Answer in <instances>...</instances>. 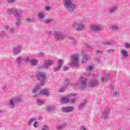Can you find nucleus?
Here are the masks:
<instances>
[{
  "label": "nucleus",
  "mask_w": 130,
  "mask_h": 130,
  "mask_svg": "<svg viewBox=\"0 0 130 130\" xmlns=\"http://www.w3.org/2000/svg\"><path fill=\"white\" fill-rule=\"evenodd\" d=\"M86 79L82 78V81L81 82V87L83 89L87 87V82H86Z\"/></svg>",
  "instance_id": "obj_10"
},
{
  "label": "nucleus",
  "mask_w": 130,
  "mask_h": 130,
  "mask_svg": "<svg viewBox=\"0 0 130 130\" xmlns=\"http://www.w3.org/2000/svg\"><path fill=\"white\" fill-rule=\"evenodd\" d=\"M119 29H120V27L116 25H114L112 27V29L113 30V31H115V30H118Z\"/></svg>",
  "instance_id": "obj_17"
},
{
  "label": "nucleus",
  "mask_w": 130,
  "mask_h": 130,
  "mask_svg": "<svg viewBox=\"0 0 130 130\" xmlns=\"http://www.w3.org/2000/svg\"><path fill=\"white\" fill-rule=\"evenodd\" d=\"M66 90V87H61L60 89H59V92L60 93H63L64 91Z\"/></svg>",
  "instance_id": "obj_20"
},
{
  "label": "nucleus",
  "mask_w": 130,
  "mask_h": 130,
  "mask_svg": "<svg viewBox=\"0 0 130 130\" xmlns=\"http://www.w3.org/2000/svg\"><path fill=\"white\" fill-rule=\"evenodd\" d=\"M16 0H7L8 3H14Z\"/></svg>",
  "instance_id": "obj_34"
},
{
  "label": "nucleus",
  "mask_w": 130,
  "mask_h": 130,
  "mask_svg": "<svg viewBox=\"0 0 130 130\" xmlns=\"http://www.w3.org/2000/svg\"><path fill=\"white\" fill-rule=\"evenodd\" d=\"M88 85L90 87H94L95 86V82H89Z\"/></svg>",
  "instance_id": "obj_22"
},
{
  "label": "nucleus",
  "mask_w": 130,
  "mask_h": 130,
  "mask_svg": "<svg viewBox=\"0 0 130 130\" xmlns=\"http://www.w3.org/2000/svg\"><path fill=\"white\" fill-rule=\"evenodd\" d=\"M54 63V60L52 59H48L46 60V64L44 66L45 68H48L50 66H52Z\"/></svg>",
  "instance_id": "obj_6"
},
{
  "label": "nucleus",
  "mask_w": 130,
  "mask_h": 130,
  "mask_svg": "<svg viewBox=\"0 0 130 130\" xmlns=\"http://www.w3.org/2000/svg\"><path fill=\"white\" fill-rule=\"evenodd\" d=\"M92 29L94 31H100V30H101V26L100 25L94 26Z\"/></svg>",
  "instance_id": "obj_12"
},
{
  "label": "nucleus",
  "mask_w": 130,
  "mask_h": 130,
  "mask_svg": "<svg viewBox=\"0 0 130 130\" xmlns=\"http://www.w3.org/2000/svg\"><path fill=\"white\" fill-rule=\"evenodd\" d=\"M116 10V7H113L112 9H111V12L112 13L114 12Z\"/></svg>",
  "instance_id": "obj_28"
},
{
  "label": "nucleus",
  "mask_w": 130,
  "mask_h": 130,
  "mask_svg": "<svg viewBox=\"0 0 130 130\" xmlns=\"http://www.w3.org/2000/svg\"><path fill=\"white\" fill-rule=\"evenodd\" d=\"M89 60V57H88V55L83 54V57H82V62L83 63H85V62H87Z\"/></svg>",
  "instance_id": "obj_9"
},
{
  "label": "nucleus",
  "mask_w": 130,
  "mask_h": 130,
  "mask_svg": "<svg viewBox=\"0 0 130 130\" xmlns=\"http://www.w3.org/2000/svg\"><path fill=\"white\" fill-rule=\"evenodd\" d=\"M25 22H27V23H32V20L30 18H27L25 20Z\"/></svg>",
  "instance_id": "obj_26"
},
{
  "label": "nucleus",
  "mask_w": 130,
  "mask_h": 130,
  "mask_svg": "<svg viewBox=\"0 0 130 130\" xmlns=\"http://www.w3.org/2000/svg\"><path fill=\"white\" fill-rule=\"evenodd\" d=\"M70 101H71V103H74L75 102V101L73 99H71Z\"/></svg>",
  "instance_id": "obj_39"
},
{
  "label": "nucleus",
  "mask_w": 130,
  "mask_h": 130,
  "mask_svg": "<svg viewBox=\"0 0 130 130\" xmlns=\"http://www.w3.org/2000/svg\"><path fill=\"white\" fill-rule=\"evenodd\" d=\"M64 85H65V86L69 85V80L65 81L64 83Z\"/></svg>",
  "instance_id": "obj_30"
},
{
  "label": "nucleus",
  "mask_w": 130,
  "mask_h": 130,
  "mask_svg": "<svg viewBox=\"0 0 130 130\" xmlns=\"http://www.w3.org/2000/svg\"><path fill=\"white\" fill-rule=\"evenodd\" d=\"M19 24H20V19H18L17 22L16 23V26H19Z\"/></svg>",
  "instance_id": "obj_31"
},
{
  "label": "nucleus",
  "mask_w": 130,
  "mask_h": 130,
  "mask_svg": "<svg viewBox=\"0 0 130 130\" xmlns=\"http://www.w3.org/2000/svg\"><path fill=\"white\" fill-rule=\"evenodd\" d=\"M125 46L127 48H130V45H129V44H128V43H126V45H125Z\"/></svg>",
  "instance_id": "obj_35"
},
{
  "label": "nucleus",
  "mask_w": 130,
  "mask_h": 130,
  "mask_svg": "<svg viewBox=\"0 0 130 130\" xmlns=\"http://www.w3.org/2000/svg\"><path fill=\"white\" fill-rule=\"evenodd\" d=\"M64 7L66 9H71V8H75V5L72 3L71 0H65L64 3Z\"/></svg>",
  "instance_id": "obj_4"
},
{
  "label": "nucleus",
  "mask_w": 130,
  "mask_h": 130,
  "mask_svg": "<svg viewBox=\"0 0 130 130\" xmlns=\"http://www.w3.org/2000/svg\"><path fill=\"white\" fill-rule=\"evenodd\" d=\"M41 54H42V55H43V53H41Z\"/></svg>",
  "instance_id": "obj_46"
},
{
  "label": "nucleus",
  "mask_w": 130,
  "mask_h": 130,
  "mask_svg": "<svg viewBox=\"0 0 130 130\" xmlns=\"http://www.w3.org/2000/svg\"><path fill=\"white\" fill-rule=\"evenodd\" d=\"M10 105H12V106H14V102L13 101V100L10 101Z\"/></svg>",
  "instance_id": "obj_29"
},
{
  "label": "nucleus",
  "mask_w": 130,
  "mask_h": 130,
  "mask_svg": "<svg viewBox=\"0 0 130 130\" xmlns=\"http://www.w3.org/2000/svg\"><path fill=\"white\" fill-rule=\"evenodd\" d=\"M69 70V68L64 67L63 68V71H68Z\"/></svg>",
  "instance_id": "obj_33"
},
{
  "label": "nucleus",
  "mask_w": 130,
  "mask_h": 130,
  "mask_svg": "<svg viewBox=\"0 0 130 130\" xmlns=\"http://www.w3.org/2000/svg\"><path fill=\"white\" fill-rule=\"evenodd\" d=\"M45 10L46 11H49V10H50V7H46L45 8Z\"/></svg>",
  "instance_id": "obj_36"
},
{
  "label": "nucleus",
  "mask_w": 130,
  "mask_h": 130,
  "mask_svg": "<svg viewBox=\"0 0 130 130\" xmlns=\"http://www.w3.org/2000/svg\"><path fill=\"white\" fill-rule=\"evenodd\" d=\"M61 110L63 111V112H71V111L74 110V107L72 106L64 107L62 108Z\"/></svg>",
  "instance_id": "obj_7"
},
{
  "label": "nucleus",
  "mask_w": 130,
  "mask_h": 130,
  "mask_svg": "<svg viewBox=\"0 0 130 130\" xmlns=\"http://www.w3.org/2000/svg\"><path fill=\"white\" fill-rule=\"evenodd\" d=\"M20 51H21V50L15 48L14 50V53L15 54H17L18 53H19V52H20Z\"/></svg>",
  "instance_id": "obj_19"
},
{
  "label": "nucleus",
  "mask_w": 130,
  "mask_h": 130,
  "mask_svg": "<svg viewBox=\"0 0 130 130\" xmlns=\"http://www.w3.org/2000/svg\"><path fill=\"white\" fill-rule=\"evenodd\" d=\"M81 106L82 107H84V106H85V104L84 103L81 104Z\"/></svg>",
  "instance_id": "obj_40"
},
{
  "label": "nucleus",
  "mask_w": 130,
  "mask_h": 130,
  "mask_svg": "<svg viewBox=\"0 0 130 130\" xmlns=\"http://www.w3.org/2000/svg\"><path fill=\"white\" fill-rule=\"evenodd\" d=\"M54 38L55 39H59V38H64V37L62 35H55L54 36Z\"/></svg>",
  "instance_id": "obj_15"
},
{
  "label": "nucleus",
  "mask_w": 130,
  "mask_h": 130,
  "mask_svg": "<svg viewBox=\"0 0 130 130\" xmlns=\"http://www.w3.org/2000/svg\"><path fill=\"white\" fill-rule=\"evenodd\" d=\"M39 89H40L39 84H36L35 85V88L33 90L34 93H37V95H38V94L46 95V96H48V95H49V92H48V90H47V89H43V90H42V92H40L39 91Z\"/></svg>",
  "instance_id": "obj_1"
},
{
  "label": "nucleus",
  "mask_w": 130,
  "mask_h": 130,
  "mask_svg": "<svg viewBox=\"0 0 130 130\" xmlns=\"http://www.w3.org/2000/svg\"><path fill=\"white\" fill-rule=\"evenodd\" d=\"M18 60H19V61H20V60H21V58H18Z\"/></svg>",
  "instance_id": "obj_42"
},
{
  "label": "nucleus",
  "mask_w": 130,
  "mask_h": 130,
  "mask_svg": "<svg viewBox=\"0 0 130 130\" xmlns=\"http://www.w3.org/2000/svg\"><path fill=\"white\" fill-rule=\"evenodd\" d=\"M39 18H41V19H42L43 18H44V15H43V14L42 13H39L38 15Z\"/></svg>",
  "instance_id": "obj_27"
},
{
  "label": "nucleus",
  "mask_w": 130,
  "mask_h": 130,
  "mask_svg": "<svg viewBox=\"0 0 130 130\" xmlns=\"http://www.w3.org/2000/svg\"><path fill=\"white\" fill-rule=\"evenodd\" d=\"M109 115V110H104V113L103 114V118H107V117Z\"/></svg>",
  "instance_id": "obj_11"
},
{
  "label": "nucleus",
  "mask_w": 130,
  "mask_h": 130,
  "mask_svg": "<svg viewBox=\"0 0 130 130\" xmlns=\"http://www.w3.org/2000/svg\"><path fill=\"white\" fill-rule=\"evenodd\" d=\"M47 108L48 111H49V110H50L51 109H52V108H51L50 107H48Z\"/></svg>",
  "instance_id": "obj_38"
},
{
  "label": "nucleus",
  "mask_w": 130,
  "mask_h": 130,
  "mask_svg": "<svg viewBox=\"0 0 130 130\" xmlns=\"http://www.w3.org/2000/svg\"><path fill=\"white\" fill-rule=\"evenodd\" d=\"M6 29H9V28H10V27L8 25H7L6 27H5Z\"/></svg>",
  "instance_id": "obj_41"
},
{
  "label": "nucleus",
  "mask_w": 130,
  "mask_h": 130,
  "mask_svg": "<svg viewBox=\"0 0 130 130\" xmlns=\"http://www.w3.org/2000/svg\"><path fill=\"white\" fill-rule=\"evenodd\" d=\"M62 63H63V60L62 59H59L58 60V67L54 69V72H57V70L62 67Z\"/></svg>",
  "instance_id": "obj_8"
},
{
  "label": "nucleus",
  "mask_w": 130,
  "mask_h": 130,
  "mask_svg": "<svg viewBox=\"0 0 130 130\" xmlns=\"http://www.w3.org/2000/svg\"><path fill=\"white\" fill-rule=\"evenodd\" d=\"M52 21V19H50L49 18L45 19V22L46 24H48L49 23H50Z\"/></svg>",
  "instance_id": "obj_23"
},
{
  "label": "nucleus",
  "mask_w": 130,
  "mask_h": 130,
  "mask_svg": "<svg viewBox=\"0 0 130 130\" xmlns=\"http://www.w3.org/2000/svg\"><path fill=\"white\" fill-rule=\"evenodd\" d=\"M114 97L115 98H117V97H119V91L118 90H116L114 92Z\"/></svg>",
  "instance_id": "obj_16"
},
{
  "label": "nucleus",
  "mask_w": 130,
  "mask_h": 130,
  "mask_svg": "<svg viewBox=\"0 0 130 130\" xmlns=\"http://www.w3.org/2000/svg\"><path fill=\"white\" fill-rule=\"evenodd\" d=\"M74 96H77L76 93H70L67 95L68 98L63 97L61 99V100L63 103H68L69 99L71 97H74Z\"/></svg>",
  "instance_id": "obj_5"
},
{
  "label": "nucleus",
  "mask_w": 130,
  "mask_h": 130,
  "mask_svg": "<svg viewBox=\"0 0 130 130\" xmlns=\"http://www.w3.org/2000/svg\"><path fill=\"white\" fill-rule=\"evenodd\" d=\"M9 11L11 12L10 13H12V10H9Z\"/></svg>",
  "instance_id": "obj_43"
},
{
  "label": "nucleus",
  "mask_w": 130,
  "mask_h": 130,
  "mask_svg": "<svg viewBox=\"0 0 130 130\" xmlns=\"http://www.w3.org/2000/svg\"><path fill=\"white\" fill-rule=\"evenodd\" d=\"M79 59H80V55L78 54H73L71 58V62L72 64L75 67L79 66Z\"/></svg>",
  "instance_id": "obj_2"
},
{
  "label": "nucleus",
  "mask_w": 130,
  "mask_h": 130,
  "mask_svg": "<svg viewBox=\"0 0 130 130\" xmlns=\"http://www.w3.org/2000/svg\"><path fill=\"white\" fill-rule=\"evenodd\" d=\"M37 123H38V122H35L34 124V126L35 127H37Z\"/></svg>",
  "instance_id": "obj_32"
},
{
  "label": "nucleus",
  "mask_w": 130,
  "mask_h": 130,
  "mask_svg": "<svg viewBox=\"0 0 130 130\" xmlns=\"http://www.w3.org/2000/svg\"><path fill=\"white\" fill-rule=\"evenodd\" d=\"M37 103L38 104H39V105H41L42 104H43V103H44V102L43 101H41V100L38 99L37 100Z\"/></svg>",
  "instance_id": "obj_21"
},
{
  "label": "nucleus",
  "mask_w": 130,
  "mask_h": 130,
  "mask_svg": "<svg viewBox=\"0 0 130 130\" xmlns=\"http://www.w3.org/2000/svg\"><path fill=\"white\" fill-rule=\"evenodd\" d=\"M37 79L41 82V85H44L45 80H46V75L43 72H41L38 74Z\"/></svg>",
  "instance_id": "obj_3"
},
{
  "label": "nucleus",
  "mask_w": 130,
  "mask_h": 130,
  "mask_svg": "<svg viewBox=\"0 0 130 130\" xmlns=\"http://www.w3.org/2000/svg\"><path fill=\"white\" fill-rule=\"evenodd\" d=\"M38 63V61L36 59H34L30 60V64L31 66H36V64Z\"/></svg>",
  "instance_id": "obj_14"
},
{
  "label": "nucleus",
  "mask_w": 130,
  "mask_h": 130,
  "mask_svg": "<svg viewBox=\"0 0 130 130\" xmlns=\"http://www.w3.org/2000/svg\"><path fill=\"white\" fill-rule=\"evenodd\" d=\"M35 120L33 119H30L29 120L28 122V125H31V124L35 121Z\"/></svg>",
  "instance_id": "obj_25"
},
{
  "label": "nucleus",
  "mask_w": 130,
  "mask_h": 130,
  "mask_svg": "<svg viewBox=\"0 0 130 130\" xmlns=\"http://www.w3.org/2000/svg\"><path fill=\"white\" fill-rule=\"evenodd\" d=\"M121 53L123 56L126 57L127 56V52L125 50H122L121 51Z\"/></svg>",
  "instance_id": "obj_13"
},
{
  "label": "nucleus",
  "mask_w": 130,
  "mask_h": 130,
  "mask_svg": "<svg viewBox=\"0 0 130 130\" xmlns=\"http://www.w3.org/2000/svg\"><path fill=\"white\" fill-rule=\"evenodd\" d=\"M94 69V67L93 66H89L88 69H87V71L88 72H92V71H93Z\"/></svg>",
  "instance_id": "obj_18"
},
{
  "label": "nucleus",
  "mask_w": 130,
  "mask_h": 130,
  "mask_svg": "<svg viewBox=\"0 0 130 130\" xmlns=\"http://www.w3.org/2000/svg\"><path fill=\"white\" fill-rule=\"evenodd\" d=\"M42 130H46L45 128H42Z\"/></svg>",
  "instance_id": "obj_45"
},
{
  "label": "nucleus",
  "mask_w": 130,
  "mask_h": 130,
  "mask_svg": "<svg viewBox=\"0 0 130 130\" xmlns=\"http://www.w3.org/2000/svg\"><path fill=\"white\" fill-rule=\"evenodd\" d=\"M15 17H18V14L15 15Z\"/></svg>",
  "instance_id": "obj_44"
},
{
  "label": "nucleus",
  "mask_w": 130,
  "mask_h": 130,
  "mask_svg": "<svg viewBox=\"0 0 130 130\" xmlns=\"http://www.w3.org/2000/svg\"><path fill=\"white\" fill-rule=\"evenodd\" d=\"M82 28H85V25H82L77 27V30H82Z\"/></svg>",
  "instance_id": "obj_24"
},
{
  "label": "nucleus",
  "mask_w": 130,
  "mask_h": 130,
  "mask_svg": "<svg viewBox=\"0 0 130 130\" xmlns=\"http://www.w3.org/2000/svg\"><path fill=\"white\" fill-rule=\"evenodd\" d=\"M10 33H14V29L13 28L10 29Z\"/></svg>",
  "instance_id": "obj_37"
}]
</instances>
